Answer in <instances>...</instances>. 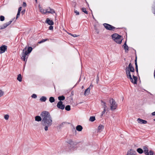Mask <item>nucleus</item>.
<instances>
[{
    "mask_svg": "<svg viewBox=\"0 0 155 155\" xmlns=\"http://www.w3.org/2000/svg\"><path fill=\"white\" fill-rule=\"evenodd\" d=\"M42 117V124L44 126V129L45 131L48 130V128L52 124V119L49 113L47 111H44L41 114Z\"/></svg>",
    "mask_w": 155,
    "mask_h": 155,
    "instance_id": "nucleus-1",
    "label": "nucleus"
},
{
    "mask_svg": "<svg viewBox=\"0 0 155 155\" xmlns=\"http://www.w3.org/2000/svg\"><path fill=\"white\" fill-rule=\"evenodd\" d=\"M128 78L130 79V81L134 84H137V77L135 76L133 74H132L133 79L131 77L130 72H134V68L133 67L132 64L131 63H130L128 67H126L125 69Z\"/></svg>",
    "mask_w": 155,
    "mask_h": 155,
    "instance_id": "nucleus-2",
    "label": "nucleus"
},
{
    "mask_svg": "<svg viewBox=\"0 0 155 155\" xmlns=\"http://www.w3.org/2000/svg\"><path fill=\"white\" fill-rule=\"evenodd\" d=\"M112 37L113 40L117 43L119 44L121 43L122 40L121 36L115 33L112 35Z\"/></svg>",
    "mask_w": 155,
    "mask_h": 155,
    "instance_id": "nucleus-3",
    "label": "nucleus"
},
{
    "mask_svg": "<svg viewBox=\"0 0 155 155\" xmlns=\"http://www.w3.org/2000/svg\"><path fill=\"white\" fill-rule=\"evenodd\" d=\"M26 47L23 50V52L22 53V56L21 57V59L26 62L28 57V51L26 50Z\"/></svg>",
    "mask_w": 155,
    "mask_h": 155,
    "instance_id": "nucleus-4",
    "label": "nucleus"
},
{
    "mask_svg": "<svg viewBox=\"0 0 155 155\" xmlns=\"http://www.w3.org/2000/svg\"><path fill=\"white\" fill-rule=\"evenodd\" d=\"M110 109L111 110H114L116 109L117 107V104L114 100L111 99L110 100Z\"/></svg>",
    "mask_w": 155,
    "mask_h": 155,
    "instance_id": "nucleus-5",
    "label": "nucleus"
},
{
    "mask_svg": "<svg viewBox=\"0 0 155 155\" xmlns=\"http://www.w3.org/2000/svg\"><path fill=\"white\" fill-rule=\"evenodd\" d=\"M104 27L107 30H114L115 28L111 25L107 23H104L103 24Z\"/></svg>",
    "mask_w": 155,
    "mask_h": 155,
    "instance_id": "nucleus-6",
    "label": "nucleus"
},
{
    "mask_svg": "<svg viewBox=\"0 0 155 155\" xmlns=\"http://www.w3.org/2000/svg\"><path fill=\"white\" fill-rule=\"evenodd\" d=\"M13 21V19H12L10 21L8 22L4 23L2 26H0V29H2L6 28L8 26L10 25Z\"/></svg>",
    "mask_w": 155,
    "mask_h": 155,
    "instance_id": "nucleus-7",
    "label": "nucleus"
},
{
    "mask_svg": "<svg viewBox=\"0 0 155 155\" xmlns=\"http://www.w3.org/2000/svg\"><path fill=\"white\" fill-rule=\"evenodd\" d=\"M57 107L63 110L65 108V106L63 104V102L62 101H59L57 104Z\"/></svg>",
    "mask_w": 155,
    "mask_h": 155,
    "instance_id": "nucleus-8",
    "label": "nucleus"
},
{
    "mask_svg": "<svg viewBox=\"0 0 155 155\" xmlns=\"http://www.w3.org/2000/svg\"><path fill=\"white\" fill-rule=\"evenodd\" d=\"M126 155H137V153L133 149H131L128 150Z\"/></svg>",
    "mask_w": 155,
    "mask_h": 155,
    "instance_id": "nucleus-9",
    "label": "nucleus"
},
{
    "mask_svg": "<svg viewBox=\"0 0 155 155\" xmlns=\"http://www.w3.org/2000/svg\"><path fill=\"white\" fill-rule=\"evenodd\" d=\"M7 48V46L3 45L0 47V53H4Z\"/></svg>",
    "mask_w": 155,
    "mask_h": 155,
    "instance_id": "nucleus-10",
    "label": "nucleus"
},
{
    "mask_svg": "<svg viewBox=\"0 0 155 155\" xmlns=\"http://www.w3.org/2000/svg\"><path fill=\"white\" fill-rule=\"evenodd\" d=\"M68 144H69L71 145H73L74 144V142L72 140L69 139L67 140L65 143V145H67Z\"/></svg>",
    "mask_w": 155,
    "mask_h": 155,
    "instance_id": "nucleus-11",
    "label": "nucleus"
},
{
    "mask_svg": "<svg viewBox=\"0 0 155 155\" xmlns=\"http://www.w3.org/2000/svg\"><path fill=\"white\" fill-rule=\"evenodd\" d=\"M138 123L140 124H146L147 121L146 120H142L140 118H138L137 120Z\"/></svg>",
    "mask_w": 155,
    "mask_h": 155,
    "instance_id": "nucleus-12",
    "label": "nucleus"
},
{
    "mask_svg": "<svg viewBox=\"0 0 155 155\" xmlns=\"http://www.w3.org/2000/svg\"><path fill=\"white\" fill-rule=\"evenodd\" d=\"M46 13H49L52 14L55 13L54 10L51 9L50 7H49L46 9Z\"/></svg>",
    "mask_w": 155,
    "mask_h": 155,
    "instance_id": "nucleus-13",
    "label": "nucleus"
},
{
    "mask_svg": "<svg viewBox=\"0 0 155 155\" xmlns=\"http://www.w3.org/2000/svg\"><path fill=\"white\" fill-rule=\"evenodd\" d=\"M45 22L50 25H52L54 24V22L53 21L49 20L48 18L47 19Z\"/></svg>",
    "mask_w": 155,
    "mask_h": 155,
    "instance_id": "nucleus-14",
    "label": "nucleus"
},
{
    "mask_svg": "<svg viewBox=\"0 0 155 155\" xmlns=\"http://www.w3.org/2000/svg\"><path fill=\"white\" fill-rule=\"evenodd\" d=\"M90 87H88L87 89L85 90L84 93V95L86 96L88 95L90 93Z\"/></svg>",
    "mask_w": 155,
    "mask_h": 155,
    "instance_id": "nucleus-15",
    "label": "nucleus"
},
{
    "mask_svg": "<svg viewBox=\"0 0 155 155\" xmlns=\"http://www.w3.org/2000/svg\"><path fill=\"white\" fill-rule=\"evenodd\" d=\"M35 120L37 121H41V120H42V117H41L39 116H36L35 117Z\"/></svg>",
    "mask_w": 155,
    "mask_h": 155,
    "instance_id": "nucleus-16",
    "label": "nucleus"
},
{
    "mask_svg": "<svg viewBox=\"0 0 155 155\" xmlns=\"http://www.w3.org/2000/svg\"><path fill=\"white\" fill-rule=\"evenodd\" d=\"M83 129L82 126L80 125H78L76 127V130L79 131H81Z\"/></svg>",
    "mask_w": 155,
    "mask_h": 155,
    "instance_id": "nucleus-17",
    "label": "nucleus"
},
{
    "mask_svg": "<svg viewBox=\"0 0 155 155\" xmlns=\"http://www.w3.org/2000/svg\"><path fill=\"white\" fill-rule=\"evenodd\" d=\"M101 102L103 103V104H102L103 107L104 108V109L107 110V109H108V108H107L106 104L105 102L103 101H101Z\"/></svg>",
    "mask_w": 155,
    "mask_h": 155,
    "instance_id": "nucleus-18",
    "label": "nucleus"
},
{
    "mask_svg": "<svg viewBox=\"0 0 155 155\" xmlns=\"http://www.w3.org/2000/svg\"><path fill=\"white\" fill-rule=\"evenodd\" d=\"M104 128V127L102 125H100L98 127V131L99 132H101Z\"/></svg>",
    "mask_w": 155,
    "mask_h": 155,
    "instance_id": "nucleus-19",
    "label": "nucleus"
},
{
    "mask_svg": "<svg viewBox=\"0 0 155 155\" xmlns=\"http://www.w3.org/2000/svg\"><path fill=\"white\" fill-rule=\"evenodd\" d=\"M47 99L46 97L45 96H42L40 99V101L41 102H45Z\"/></svg>",
    "mask_w": 155,
    "mask_h": 155,
    "instance_id": "nucleus-20",
    "label": "nucleus"
},
{
    "mask_svg": "<svg viewBox=\"0 0 155 155\" xmlns=\"http://www.w3.org/2000/svg\"><path fill=\"white\" fill-rule=\"evenodd\" d=\"M39 8L40 12H41L42 13L45 14L46 13V10H45L44 9L42 8L41 7H39Z\"/></svg>",
    "mask_w": 155,
    "mask_h": 155,
    "instance_id": "nucleus-21",
    "label": "nucleus"
},
{
    "mask_svg": "<svg viewBox=\"0 0 155 155\" xmlns=\"http://www.w3.org/2000/svg\"><path fill=\"white\" fill-rule=\"evenodd\" d=\"M123 46H124V49H125L126 50V51H126V50L128 51V46L126 44V41H125L124 44V45Z\"/></svg>",
    "mask_w": 155,
    "mask_h": 155,
    "instance_id": "nucleus-22",
    "label": "nucleus"
},
{
    "mask_svg": "<svg viewBox=\"0 0 155 155\" xmlns=\"http://www.w3.org/2000/svg\"><path fill=\"white\" fill-rule=\"evenodd\" d=\"M17 79L19 82H21V81H22V77H21V75L20 74H19L18 75V77H17Z\"/></svg>",
    "mask_w": 155,
    "mask_h": 155,
    "instance_id": "nucleus-23",
    "label": "nucleus"
},
{
    "mask_svg": "<svg viewBox=\"0 0 155 155\" xmlns=\"http://www.w3.org/2000/svg\"><path fill=\"white\" fill-rule=\"evenodd\" d=\"M58 99L60 101H63L65 99V97L64 96H60L58 97Z\"/></svg>",
    "mask_w": 155,
    "mask_h": 155,
    "instance_id": "nucleus-24",
    "label": "nucleus"
},
{
    "mask_svg": "<svg viewBox=\"0 0 155 155\" xmlns=\"http://www.w3.org/2000/svg\"><path fill=\"white\" fill-rule=\"evenodd\" d=\"M154 153L152 150H150L149 152H147L145 154L146 155H153Z\"/></svg>",
    "mask_w": 155,
    "mask_h": 155,
    "instance_id": "nucleus-25",
    "label": "nucleus"
},
{
    "mask_svg": "<svg viewBox=\"0 0 155 155\" xmlns=\"http://www.w3.org/2000/svg\"><path fill=\"white\" fill-rule=\"evenodd\" d=\"M143 150L145 154H146L147 152L149 151L148 148L146 147H143Z\"/></svg>",
    "mask_w": 155,
    "mask_h": 155,
    "instance_id": "nucleus-26",
    "label": "nucleus"
},
{
    "mask_svg": "<svg viewBox=\"0 0 155 155\" xmlns=\"http://www.w3.org/2000/svg\"><path fill=\"white\" fill-rule=\"evenodd\" d=\"M137 151L140 154H142L143 152V150L140 148H138L137 149Z\"/></svg>",
    "mask_w": 155,
    "mask_h": 155,
    "instance_id": "nucleus-27",
    "label": "nucleus"
},
{
    "mask_svg": "<svg viewBox=\"0 0 155 155\" xmlns=\"http://www.w3.org/2000/svg\"><path fill=\"white\" fill-rule=\"evenodd\" d=\"M49 101L51 103H52L53 102H54L55 101V99L53 97H50L49 98Z\"/></svg>",
    "mask_w": 155,
    "mask_h": 155,
    "instance_id": "nucleus-28",
    "label": "nucleus"
},
{
    "mask_svg": "<svg viewBox=\"0 0 155 155\" xmlns=\"http://www.w3.org/2000/svg\"><path fill=\"white\" fill-rule=\"evenodd\" d=\"M32 47H29L28 48V54H29L32 51Z\"/></svg>",
    "mask_w": 155,
    "mask_h": 155,
    "instance_id": "nucleus-29",
    "label": "nucleus"
},
{
    "mask_svg": "<svg viewBox=\"0 0 155 155\" xmlns=\"http://www.w3.org/2000/svg\"><path fill=\"white\" fill-rule=\"evenodd\" d=\"M65 109L67 111H69L71 110L70 106L69 105H67L65 107Z\"/></svg>",
    "mask_w": 155,
    "mask_h": 155,
    "instance_id": "nucleus-30",
    "label": "nucleus"
},
{
    "mask_svg": "<svg viewBox=\"0 0 155 155\" xmlns=\"http://www.w3.org/2000/svg\"><path fill=\"white\" fill-rule=\"evenodd\" d=\"M95 117L94 116H91L90 117L89 120L90 121L93 122L95 120Z\"/></svg>",
    "mask_w": 155,
    "mask_h": 155,
    "instance_id": "nucleus-31",
    "label": "nucleus"
},
{
    "mask_svg": "<svg viewBox=\"0 0 155 155\" xmlns=\"http://www.w3.org/2000/svg\"><path fill=\"white\" fill-rule=\"evenodd\" d=\"M81 10H82V12H84L86 14H88V12L86 11V8H81Z\"/></svg>",
    "mask_w": 155,
    "mask_h": 155,
    "instance_id": "nucleus-32",
    "label": "nucleus"
},
{
    "mask_svg": "<svg viewBox=\"0 0 155 155\" xmlns=\"http://www.w3.org/2000/svg\"><path fill=\"white\" fill-rule=\"evenodd\" d=\"M47 40H48L47 39H43L41 41H39L38 42V44H41L42 43H43V42L47 41Z\"/></svg>",
    "mask_w": 155,
    "mask_h": 155,
    "instance_id": "nucleus-33",
    "label": "nucleus"
},
{
    "mask_svg": "<svg viewBox=\"0 0 155 155\" xmlns=\"http://www.w3.org/2000/svg\"><path fill=\"white\" fill-rule=\"evenodd\" d=\"M9 118V115L8 114H6L4 116V118L6 120H8Z\"/></svg>",
    "mask_w": 155,
    "mask_h": 155,
    "instance_id": "nucleus-34",
    "label": "nucleus"
},
{
    "mask_svg": "<svg viewBox=\"0 0 155 155\" xmlns=\"http://www.w3.org/2000/svg\"><path fill=\"white\" fill-rule=\"evenodd\" d=\"M5 20V17L1 15L0 16V20L1 21H3Z\"/></svg>",
    "mask_w": 155,
    "mask_h": 155,
    "instance_id": "nucleus-35",
    "label": "nucleus"
},
{
    "mask_svg": "<svg viewBox=\"0 0 155 155\" xmlns=\"http://www.w3.org/2000/svg\"><path fill=\"white\" fill-rule=\"evenodd\" d=\"M31 97L32 98H36L37 97V95L35 94H33L32 95Z\"/></svg>",
    "mask_w": 155,
    "mask_h": 155,
    "instance_id": "nucleus-36",
    "label": "nucleus"
},
{
    "mask_svg": "<svg viewBox=\"0 0 155 155\" xmlns=\"http://www.w3.org/2000/svg\"><path fill=\"white\" fill-rule=\"evenodd\" d=\"M74 12L76 13V15H79V12L75 9L74 10Z\"/></svg>",
    "mask_w": 155,
    "mask_h": 155,
    "instance_id": "nucleus-37",
    "label": "nucleus"
},
{
    "mask_svg": "<svg viewBox=\"0 0 155 155\" xmlns=\"http://www.w3.org/2000/svg\"><path fill=\"white\" fill-rule=\"evenodd\" d=\"M106 110L104 109L103 111L101 113V116L102 117L104 114L105 113Z\"/></svg>",
    "mask_w": 155,
    "mask_h": 155,
    "instance_id": "nucleus-38",
    "label": "nucleus"
},
{
    "mask_svg": "<svg viewBox=\"0 0 155 155\" xmlns=\"http://www.w3.org/2000/svg\"><path fill=\"white\" fill-rule=\"evenodd\" d=\"M4 94L3 92L1 90H0V97L2 96Z\"/></svg>",
    "mask_w": 155,
    "mask_h": 155,
    "instance_id": "nucleus-39",
    "label": "nucleus"
},
{
    "mask_svg": "<svg viewBox=\"0 0 155 155\" xmlns=\"http://www.w3.org/2000/svg\"><path fill=\"white\" fill-rule=\"evenodd\" d=\"M74 8H75L76 7L77 3L75 2H73Z\"/></svg>",
    "mask_w": 155,
    "mask_h": 155,
    "instance_id": "nucleus-40",
    "label": "nucleus"
},
{
    "mask_svg": "<svg viewBox=\"0 0 155 155\" xmlns=\"http://www.w3.org/2000/svg\"><path fill=\"white\" fill-rule=\"evenodd\" d=\"M20 12H18V13L17 14V16H16V19H17V18L19 17L20 14Z\"/></svg>",
    "mask_w": 155,
    "mask_h": 155,
    "instance_id": "nucleus-41",
    "label": "nucleus"
},
{
    "mask_svg": "<svg viewBox=\"0 0 155 155\" xmlns=\"http://www.w3.org/2000/svg\"><path fill=\"white\" fill-rule=\"evenodd\" d=\"M49 29L50 30H52L53 29V26L50 25L49 27Z\"/></svg>",
    "mask_w": 155,
    "mask_h": 155,
    "instance_id": "nucleus-42",
    "label": "nucleus"
},
{
    "mask_svg": "<svg viewBox=\"0 0 155 155\" xmlns=\"http://www.w3.org/2000/svg\"><path fill=\"white\" fill-rule=\"evenodd\" d=\"M21 8H22V7H20L18 9V12H20L21 10Z\"/></svg>",
    "mask_w": 155,
    "mask_h": 155,
    "instance_id": "nucleus-43",
    "label": "nucleus"
},
{
    "mask_svg": "<svg viewBox=\"0 0 155 155\" xmlns=\"http://www.w3.org/2000/svg\"><path fill=\"white\" fill-rule=\"evenodd\" d=\"M135 66H136V67H137V59H136L135 60Z\"/></svg>",
    "mask_w": 155,
    "mask_h": 155,
    "instance_id": "nucleus-44",
    "label": "nucleus"
},
{
    "mask_svg": "<svg viewBox=\"0 0 155 155\" xmlns=\"http://www.w3.org/2000/svg\"><path fill=\"white\" fill-rule=\"evenodd\" d=\"M23 6L24 7H25L26 6V3L25 2H23Z\"/></svg>",
    "mask_w": 155,
    "mask_h": 155,
    "instance_id": "nucleus-45",
    "label": "nucleus"
},
{
    "mask_svg": "<svg viewBox=\"0 0 155 155\" xmlns=\"http://www.w3.org/2000/svg\"><path fill=\"white\" fill-rule=\"evenodd\" d=\"M78 35H77L76 34H74V35L73 34V35H72V36H73L74 37H78Z\"/></svg>",
    "mask_w": 155,
    "mask_h": 155,
    "instance_id": "nucleus-46",
    "label": "nucleus"
},
{
    "mask_svg": "<svg viewBox=\"0 0 155 155\" xmlns=\"http://www.w3.org/2000/svg\"><path fill=\"white\" fill-rule=\"evenodd\" d=\"M153 13L154 14H155V8L154 7L153 8Z\"/></svg>",
    "mask_w": 155,
    "mask_h": 155,
    "instance_id": "nucleus-47",
    "label": "nucleus"
},
{
    "mask_svg": "<svg viewBox=\"0 0 155 155\" xmlns=\"http://www.w3.org/2000/svg\"><path fill=\"white\" fill-rule=\"evenodd\" d=\"M64 123H61V124H60L59 125V126H60V127H61L64 124Z\"/></svg>",
    "mask_w": 155,
    "mask_h": 155,
    "instance_id": "nucleus-48",
    "label": "nucleus"
},
{
    "mask_svg": "<svg viewBox=\"0 0 155 155\" xmlns=\"http://www.w3.org/2000/svg\"><path fill=\"white\" fill-rule=\"evenodd\" d=\"M136 71L137 72V73H138V70L137 67H136Z\"/></svg>",
    "mask_w": 155,
    "mask_h": 155,
    "instance_id": "nucleus-49",
    "label": "nucleus"
},
{
    "mask_svg": "<svg viewBox=\"0 0 155 155\" xmlns=\"http://www.w3.org/2000/svg\"><path fill=\"white\" fill-rule=\"evenodd\" d=\"M152 115L153 116H155V111L152 113Z\"/></svg>",
    "mask_w": 155,
    "mask_h": 155,
    "instance_id": "nucleus-50",
    "label": "nucleus"
},
{
    "mask_svg": "<svg viewBox=\"0 0 155 155\" xmlns=\"http://www.w3.org/2000/svg\"><path fill=\"white\" fill-rule=\"evenodd\" d=\"M69 35H71V36H72V35H73V34H71V33H69Z\"/></svg>",
    "mask_w": 155,
    "mask_h": 155,
    "instance_id": "nucleus-51",
    "label": "nucleus"
},
{
    "mask_svg": "<svg viewBox=\"0 0 155 155\" xmlns=\"http://www.w3.org/2000/svg\"><path fill=\"white\" fill-rule=\"evenodd\" d=\"M25 11H22V12H21L22 13H24V12Z\"/></svg>",
    "mask_w": 155,
    "mask_h": 155,
    "instance_id": "nucleus-52",
    "label": "nucleus"
},
{
    "mask_svg": "<svg viewBox=\"0 0 155 155\" xmlns=\"http://www.w3.org/2000/svg\"><path fill=\"white\" fill-rule=\"evenodd\" d=\"M82 89H83L84 88V86H82Z\"/></svg>",
    "mask_w": 155,
    "mask_h": 155,
    "instance_id": "nucleus-53",
    "label": "nucleus"
},
{
    "mask_svg": "<svg viewBox=\"0 0 155 155\" xmlns=\"http://www.w3.org/2000/svg\"><path fill=\"white\" fill-rule=\"evenodd\" d=\"M154 78H155V74H154Z\"/></svg>",
    "mask_w": 155,
    "mask_h": 155,
    "instance_id": "nucleus-54",
    "label": "nucleus"
},
{
    "mask_svg": "<svg viewBox=\"0 0 155 155\" xmlns=\"http://www.w3.org/2000/svg\"><path fill=\"white\" fill-rule=\"evenodd\" d=\"M153 120H154V121H155V118L153 119Z\"/></svg>",
    "mask_w": 155,
    "mask_h": 155,
    "instance_id": "nucleus-55",
    "label": "nucleus"
},
{
    "mask_svg": "<svg viewBox=\"0 0 155 155\" xmlns=\"http://www.w3.org/2000/svg\"><path fill=\"white\" fill-rule=\"evenodd\" d=\"M90 86L92 87V86H91V85H90Z\"/></svg>",
    "mask_w": 155,
    "mask_h": 155,
    "instance_id": "nucleus-56",
    "label": "nucleus"
},
{
    "mask_svg": "<svg viewBox=\"0 0 155 155\" xmlns=\"http://www.w3.org/2000/svg\"><path fill=\"white\" fill-rule=\"evenodd\" d=\"M90 86L92 87V86H91V85H90Z\"/></svg>",
    "mask_w": 155,
    "mask_h": 155,
    "instance_id": "nucleus-57",
    "label": "nucleus"
},
{
    "mask_svg": "<svg viewBox=\"0 0 155 155\" xmlns=\"http://www.w3.org/2000/svg\"><path fill=\"white\" fill-rule=\"evenodd\" d=\"M74 130L75 131H76V130H75V128H74Z\"/></svg>",
    "mask_w": 155,
    "mask_h": 155,
    "instance_id": "nucleus-58",
    "label": "nucleus"
},
{
    "mask_svg": "<svg viewBox=\"0 0 155 155\" xmlns=\"http://www.w3.org/2000/svg\"><path fill=\"white\" fill-rule=\"evenodd\" d=\"M36 1V2L37 1V0H35Z\"/></svg>",
    "mask_w": 155,
    "mask_h": 155,
    "instance_id": "nucleus-59",
    "label": "nucleus"
}]
</instances>
